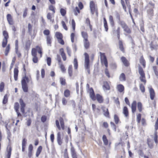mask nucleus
Masks as SVG:
<instances>
[{
    "label": "nucleus",
    "instance_id": "aec40b11",
    "mask_svg": "<svg viewBox=\"0 0 158 158\" xmlns=\"http://www.w3.org/2000/svg\"><path fill=\"white\" fill-rule=\"evenodd\" d=\"M155 4L154 3H153L152 1H150L148 2L145 8H151L154 9L155 8Z\"/></svg>",
    "mask_w": 158,
    "mask_h": 158
},
{
    "label": "nucleus",
    "instance_id": "f704fd0d",
    "mask_svg": "<svg viewBox=\"0 0 158 158\" xmlns=\"http://www.w3.org/2000/svg\"><path fill=\"white\" fill-rule=\"evenodd\" d=\"M59 121L61 128L63 130H64V124L63 118L61 117L60 118Z\"/></svg>",
    "mask_w": 158,
    "mask_h": 158
},
{
    "label": "nucleus",
    "instance_id": "7ed1b4c3",
    "mask_svg": "<svg viewBox=\"0 0 158 158\" xmlns=\"http://www.w3.org/2000/svg\"><path fill=\"white\" fill-rule=\"evenodd\" d=\"M101 62L102 65H104L106 68L108 66V62L106 57L104 53L100 52Z\"/></svg>",
    "mask_w": 158,
    "mask_h": 158
},
{
    "label": "nucleus",
    "instance_id": "f3484780",
    "mask_svg": "<svg viewBox=\"0 0 158 158\" xmlns=\"http://www.w3.org/2000/svg\"><path fill=\"white\" fill-rule=\"evenodd\" d=\"M147 14L149 16L152 17L154 15V10L153 8H148L147 10Z\"/></svg>",
    "mask_w": 158,
    "mask_h": 158
},
{
    "label": "nucleus",
    "instance_id": "4be33fe9",
    "mask_svg": "<svg viewBox=\"0 0 158 158\" xmlns=\"http://www.w3.org/2000/svg\"><path fill=\"white\" fill-rule=\"evenodd\" d=\"M57 140L59 145H60L62 143L61 139V135L60 132H58L57 134Z\"/></svg>",
    "mask_w": 158,
    "mask_h": 158
},
{
    "label": "nucleus",
    "instance_id": "7c9ffc66",
    "mask_svg": "<svg viewBox=\"0 0 158 158\" xmlns=\"http://www.w3.org/2000/svg\"><path fill=\"white\" fill-rule=\"evenodd\" d=\"M42 149V147L41 146H39L38 148L36 153V157H38L39 156L41 152Z\"/></svg>",
    "mask_w": 158,
    "mask_h": 158
},
{
    "label": "nucleus",
    "instance_id": "f257e3e1",
    "mask_svg": "<svg viewBox=\"0 0 158 158\" xmlns=\"http://www.w3.org/2000/svg\"><path fill=\"white\" fill-rule=\"evenodd\" d=\"M28 78L27 77H23L21 81L22 88L23 91L25 92H27L28 91V87L26 81H27Z\"/></svg>",
    "mask_w": 158,
    "mask_h": 158
},
{
    "label": "nucleus",
    "instance_id": "6e6552de",
    "mask_svg": "<svg viewBox=\"0 0 158 158\" xmlns=\"http://www.w3.org/2000/svg\"><path fill=\"white\" fill-rule=\"evenodd\" d=\"M137 102L136 101H134L131 104V109L132 113H134L136 110Z\"/></svg>",
    "mask_w": 158,
    "mask_h": 158
},
{
    "label": "nucleus",
    "instance_id": "338daca9",
    "mask_svg": "<svg viewBox=\"0 0 158 158\" xmlns=\"http://www.w3.org/2000/svg\"><path fill=\"white\" fill-rule=\"evenodd\" d=\"M140 89L143 93H144L145 92V88L143 84H141L139 85Z\"/></svg>",
    "mask_w": 158,
    "mask_h": 158
},
{
    "label": "nucleus",
    "instance_id": "9d476101",
    "mask_svg": "<svg viewBox=\"0 0 158 158\" xmlns=\"http://www.w3.org/2000/svg\"><path fill=\"white\" fill-rule=\"evenodd\" d=\"M102 87L104 90H108L110 89V85L107 81H105L103 82Z\"/></svg>",
    "mask_w": 158,
    "mask_h": 158
},
{
    "label": "nucleus",
    "instance_id": "412c9836",
    "mask_svg": "<svg viewBox=\"0 0 158 158\" xmlns=\"http://www.w3.org/2000/svg\"><path fill=\"white\" fill-rule=\"evenodd\" d=\"M31 43L30 40H27L26 43L25 48L26 50L28 51L30 48Z\"/></svg>",
    "mask_w": 158,
    "mask_h": 158
},
{
    "label": "nucleus",
    "instance_id": "1a4fd4ad",
    "mask_svg": "<svg viewBox=\"0 0 158 158\" xmlns=\"http://www.w3.org/2000/svg\"><path fill=\"white\" fill-rule=\"evenodd\" d=\"M147 143L149 147L152 149L153 147V140L150 138H148L147 139Z\"/></svg>",
    "mask_w": 158,
    "mask_h": 158
},
{
    "label": "nucleus",
    "instance_id": "e2e57ef3",
    "mask_svg": "<svg viewBox=\"0 0 158 158\" xmlns=\"http://www.w3.org/2000/svg\"><path fill=\"white\" fill-rule=\"evenodd\" d=\"M155 137L154 138V140L156 144H157L158 143V135H157V132L156 131L154 133Z\"/></svg>",
    "mask_w": 158,
    "mask_h": 158
},
{
    "label": "nucleus",
    "instance_id": "0eeeda50",
    "mask_svg": "<svg viewBox=\"0 0 158 158\" xmlns=\"http://www.w3.org/2000/svg\"><path fill=\"white\" fill-rule=\"evenodd\" d=\"M121 60L123 64L126 67L129 66L130 64L127 59L124 56H122L121 58Z\"/></svg>",
    "mask_w": 158,
    "mask_h": 158
},
{
    "label": "nucleus",
    "instance_id": "2f4dec72",
    "mask_svg": "<svg viewBox=\"0 0 158 158\" xmlns=\"http://www.w3.org/2000/svg\"><path fill=\"white\" fill-rule=\"evenodd\" d=\"M102 139L103 143L105 145H107L108 144V140L105 135H103L102 136Z\"/></svg>",
    "mask_w": 158,
    "mask_h": 158
},
{
    "label": "nucleus",
    "instance_id": "a211bd4d",
    "mask_svg": "<svg viewBox=\"0 0 158 158\" xmlns=\"http://www.w3.org/2000/svg\"><path fill=\"white\" fill-rule=\"evenodd\" d=\"M96 99H97L98 102L101 103L103 102L102 97L99 94H97L96 95Z\"/></svg>",
    "mask_w": 158,
    "mask_h": 158
},
{
    "label": "nucleus",
    "instance_id": "20e7f679",
    "mask_svg": "<svg viewBox=\"0 0 158 158\" xmlns=\"http://www.w3.org/2000/svg\"><path fill=\"white\" fill-rule=\"evenodd\" d=\"M139 73L140 75L139 77L140 81L145 83L146 82L145 74L143 69L140 66L139 67Z\"/></svg>",
    "mask_w": 158,
    "mask_h": 158
},
{
    "label": "nucleus",
    "instance_id": "864d4df0",
    "mask_svg": "<svg viewBox=\"0 0 158 158\" xmlns=\"http://www.w3.org/2000/svg\"><path fill=\"white\" fill-rule=\"evenodd\" d=\"M60 66V68L63 72H65L66 69L65 68V67L63 64V63H61L60 64H59Z\"/></svg>",
    "mask_w": 158,
    "mask_h": 158
},
{
    "label": "nucleus",
    "instance_id": "680f3d73",
    "mask_svg": "<svg viewBox=\"0 0 158 158\" xmlns=\"http://www.w3.org/2000/svg\"><path fill=\"white\" fill-rule=\"evenodd\" d=\"M141 119V114L140 113L138 114L137 115V121L138 123H140Z\"/></svg>",
    "mask_w": 158,
    "mask_h": 158
},
{
    "label": "nucleus",
    "instance_id": "052dcab7",
    "mask_svg": "<svg viewBox=\"0 0 158 158\" xmlns=\"http://www.w3.org/2000/svg\"><path fill=\"white\" fill-rule=\"evenodd\" d=\"M19 103L21 106V107H24L25 106V104L24 102L23 101L21 98L19 100Z\"/></svg>",
    "mask_w": 158,
    "mask_h": 158
},
{
    "label": "nucleus",
    "instance_id": "4d7b16f0",
    "mask_svg": "<svg viewBox=\"0 0 158 158\" xmlns=\"http://www.w3.org/2000/svg\"><path fill=\"white\" fill-rule=\"evenodd\" d=\"M49 9L50 10L52 11L53 14L55 13V7L52 5H50L49 6Z\"/></svg>",
    "mask_w": 158,
    "mask_h": 158
},
{
    "label": "nucleus",
    "instance_id": "5701e85b",
    "mask_svg": "<svg viewBox=\"0 0 158 158\" xmlns=\"http://www.w3.org/2000/svg\"><path fill=\"white\" fill-rule=\"evenodd\" d=\"M84 45L85 48L86 49H88L89 48V42L88 41V40H84Z\"/></svg>",
    "mask_w": 158,
    "mask_h": 158
},
{
    "label": "nucleus",
    "instance_id": "603ef678",
    "mask_svg": "<svg viewBox=\"0 0 158 158\" xmlns=\"http://www.w3.org/2000/svg\"><path fill=\"white\" fill-rule=\"evenodd\" d=\"M4 83L2 82L0 84V92H2L4 88Z\"/></svg>",
    "mask_w": 158,
    "mask_h": 158
},
{
    "label": "nucleus",
    "instance_id": "bb28decb",
    "mask_svg": "<svg viewBox=\"0 0 158 158\" xmlns=\"http://www.w3.org/2000/svg\"><path fill=\"white\" fill-rule=\"evenodd\" d=\"M6 127L7 130V139L9 140V142H10V138L11 137V134L10 132V131L8 129L7 127L6 126Z\"/></svg>",
    "mask_w": 158,
    "mask_h": 158
},
{
    "label": "nucleus",
    "instance_id": "39448f33",
    "mask_svg": "<svg viewBox=\"0 0 158 158\" xmlns=\"http://www.w3.org/2000/svg\"><path fill=\"white\" fill-rule=\"evenodd\" d=\"M85 56L84 67L85 69L90 68L89 56L87 53H84Z\"/></svg>",
    "mask_w": 158,
    "mask_h": 158
},
{
    "label": "nucleus",
    "instance_id": "c85d7f7f",
    "mask_svg": "<svg viewBox=\"0 0 158 158\" xmlns=\"http://www.w3.org/2000/svg\"><path fill=\"white\" fill-rule=\"evenodd\" d=\"M139 62L142 65L144 68L145 67V61L143 56H142L140 57L139 60Z\"/></svg>",
    "mask_w": 158,
    "mask_h": 158
},
{
    "label": "nucleus",
    "instance_id": "f8f14e48",
    "mask_svg": "<svg viewBox=\"0 0 158 158\" xmlns=\"http://www.w3.org/2000/svg\"><path fill=\"white\" fill-rule=\"evenodd\" d=\"M60 54L62 57L63 60L64 61L66 60V57L65 54L64 52L63 48H61L60 49Z\"/></svg>",
    "mask_w": 158,
    "mask_h": 158
},
{
    "label": "nucleus",
    "instance_id": "c756f323",
    "mask_svg": "<svg viewBox=\"0 0 158 158\" xmlns=\"http://www.w3.org/2000/svg\"><path fill=\"white\" fill-rule=\"evenodd\" d=\"M119 48L120 50L123 53L125 52V50L123 48V42L122 41H119Z\"/></svg>",
    "mask_w": 158,
    "mask_h": 158
},
{
    "label": "nucleus",
    "instance_id": "3c124183",
    "mask_svg": "<svg viewBox=\"0 0 158 158\" xmlns=\"http://www.w3.org/2000/svg\"><path fill=\"white\" fill-rule=\"evenodd\" d=\"M153 69L154 72L156 76L158 77V71L157 70V67L156 66H153L152 67Z\"/></svg>",
    "mask_w": 158,
    "mask_h": 158
},
{
    "label": "nucleus",
    "instance_id": "423d86ee",
    "mask_svg": "<svg viewBox=\"0 0 158 158\" xmlns=\"http://www.w3.org/2000/svg\"><path fill=\"white\" fill-rule=\"evenodd\" d=\"M89 93L90 98L92 100L95 101L96 100V97L92 88H90L89 89Z\"/></svg>",
    "mask_w": 158,
    "mask_h": 158
},
{
    "label": "nucleus",
    "instance_id": "6ab92c4d",
    "mask_svg": "<svg viewBox=\"0 0 158 158\" xmlns=\"http://www.w3.org/2000/svg\"><path fill=\"white\" fill-rule=\"evenodd\" d=\"M11 148L10 146H8L7 148V154L6 155L7 158H10L11 155Z\"/></svg>",
    "mask_w": 158,
    "mask_h": 158
},
{
    "label": "nucleus",
    "instance_id": "b1692460",
    "mask_svg": "<svg viewBox=\"0 0 158 158\" xmlns=\"http://www.w3.org/2000/svg\"><path fill=\"white\" fill-rule=\"evenodd\" d=\"M68 74L69 77H71L73 75V67L72 65L69 66L68 69Z\"/></svg>",
    "mask_w": 158,
    "mask_h": 158
},
{
    "label": "nucleus",
    "instance_id": "2eb2a0df",
    "mask_svg": "<svg viewBox=\"0 0 158 158\" xmlns=\"http://www.w3.org/2000/svg\"><path fill=\"white\" fill-rule=\"evenodd\" d=\"M47 44L48 46H51L52 37L51 36H47L46 37Z\"/></svg>",
    "mask_w": 158,
    "mask_h": 158
},
{
    "label": "nucleus",
    "instance_id": "49530a36",
    "mask_svg": "<svg viewBox=\"0 0 158 158\" xmlns=\"http://www.w3.org/2000/svg\"><path fill=\"white\" fill-rule=\"evenodd\" d=\"M64 95L66 97H68L70 95V92L68 89H66L64 92Z\"/></svg>",
    "mask_w": 158,
    "mask_h": 158
},
{
    "label": "nucleus",
    "instance_id": "c03bdc74",
    "mask_svg": "<svg viewBox=\"0 0 158 158\" xmlns=\"http://www.w3.org/2000/svg\"><path fill=\"white\" fill-rule=\"evenodd\" d=\"M123 29L125 32L128 34H130L131 32L130 29L129 28L127 25L124 28H123Z\"/></svg>",
    "mask_w": 158,
    "mask_h": 158
},
{
    "label": "nucleus",
    "instance_id": "cd10ccee",
    "mask_svg": "<svg viewBox=\"0 0 158 158\" xmlns=\"http://www.w3.org/2000/svg\"><path fill=\"white\" fill-rule=\"evenodd\" d=\"M109 21L111 26L112 27H114V23L113 20V17L112 15L109 16Z\"/></svg>",
    "mask_w": 158,
    "mask_h": 158
},
{
    "label": "nucleus",
    "instance_id": "bf43d9fd",
    "mask_svg": "<svg viewBox=\"0 0 158 158\" xmlns=\"http://www.w3.org/2000/svg\"><path fill=\"white\" fill-rule=\"evenodd\" d=\"M47 18L50 21L52 22L54 21V20H52V17L51 14L50 13H48L47 15Z\"/></svg>",
    "mask_w": 158,
    "mask_h": 158
},
{
    "label": "nucleus",
    "instance_id": "58836bf2",
    "mask_svg": "<svg viewBox=\"0 0 158 158\" xmlns=\"http://www.w3.org/2000/svg\"><path fill=\"white\" fill-rule=\"evenodd\" d=\"M119 79L120 81H124L126 80V77L125 74L122 73L120 75Z\"/></svg>",
    "mask_w": 158,
    "mask_h": 158
},
{
    "label": "nucleus",
    "instance_id": "4468645a",
    "mask_svg": "<svg viewBox=\"0 0 158 158\" xmlns=\"http://www.w3.org/2000/svg\"><path fill=\"white\" fill-rule=\"evenodd\" d=\"M102 110L104 112V115L107 117H109V113L107 108H106L105 107H102Z\"/></svg>",
    "mask_w": 158,
    "mask_h": 158
},
{
    "label": "nucleus",
    "instance_id": "ddd939ff",
    "mask_svg": "<svg viewBox=\"0 0 158 158\" xmlns=\"http://www.w3.org/2000/svg\"><path fill=\"white\" fill-rule=\"evenodd\" d=\"M7 20L10 25H12L13 24V22L12 18L11 15L10 14L7 15L6 16Z\"/></svg>",
    "mask_w": 158,
    "mask_h": 158
},
{
    "label": "nucleus",
    "instance_id": "dca6fc26",
    "mask_svg": "<svg viewBox=\"0 0 158 158\" xmlns=\"http://www.w3.org/2000/svg\"><path fill=\"white\" fill-rule=\"evenodd\" d=\"M14 78L15 81L18 79V76L19 73L18 68H15L14 69Z\"/></svg>",
    "mask_w": 158,
    "mask_h": 158
},
{
    "label": "nucleus",
    "instance_id": "393cba45",
    "mask_svg": "<svg viewBox=\"0 0 158 158\" xmlns=\"http://www.w3.org/2000/svg\"><path fill=\"white\" fill-rule=\"evenodd\" d=\"M117 88L118 91L120 93L122 92L124 89V86L121 84H119L117 85Z\"/></svg>",
    "mask_w": 158,
    "mask_h": 158
},
{
    "label": "nucleus",
    "instance_id": "c9c22d12",
    "mask_svg": "<svg viewBox=\"0 0 158 158\" xmlns=\"http://www.w3.org/2000/svg\"><path fill=\"white\" fill-rule=\"evenodd\" d=\"M103 22L104 24V27L105 29V30L106 31H107L108 30V27L107 21L105 18H103Z\"/></svg>",
    "mask_w": 158,
    "mask_h": 158
},
{
    "label": "nucleus",
    "instance_id": "de8ad7c7",
    "mask_svg": "<svg viewBox=\"0 0 158 158\" xmlns=\"http://www.w3.org/2000/svg\"><path fill=\"white\" fill-rule=\"evenodd\" d=\"M114 119L115 123L116 124H118L119 121V119L118 116L116 114L114 115Z\"/></svg>",
    "mask_w": 158,
    "mask_h": 158
},
{
    "label": "nucleus",
    "instance_id": "5fc2aeb1",
    "mask_svg": "<svg viewBox=\"0 0 158 158\" xmlns=\"http://www.w3.org/2000/svg\"><path fill=\"white\" fill-rule=\"evenodd\" d=\"M60 13L62 16H64L66 14V11L64 9L61 8L60 9Z\"/></svg>",
    "mask_w": 158,
    "mask_h": 158
},
{
    "label": "nucleus",
    "instance_id": "9b49d317",
    "mask_svg": "<svg viewBox=\"0 0 158 158\" xmlns=\"http://www.w3.org/2000/svg\"><path fill=\"white\" fill-rule=\"evenodd\" d=\"M149 93L151 99L152 100H153L155 96V93L154 91L152 88H150Z\"/></svg>",
    "mask_w": 158,
    "mask_h": 158
},
{
    "label": "nucleus",
    "instance_id": "09e8293b",
    "mask_svg": "<svg viewBox=\"0 0 158 158\" xmlns=\"http://www.w3.org/2000/svg\"><path fill=\"white\" fill-rule=\"evenodd\" d=\"M115 17L117 20L118 22H119L121 20L120 19V14L118 12H116L115 14Z\"/></svg>",
    "mask_w": 158,
    "mask_h": 158
},
{
    "label": "nucleus",
    "instance_id": "a18cd8bd",
    "mask_svg": "<svg viewBox=\"0 0 158 158\" xmlns=\"http://www.w3.org/2000/svg\"><path fill=\"white\" fill-rule=\"evenodd\" d=\"M31 55L32 56H37V50L35 48H33L31 50Z\"/></svg>",
    "mask_w": 158,
    "mask_h": 158
},
{
    "label": "nucleus",
    "instance_id": "f03ea898",
    "mask_svg": "<svg viewBox=\"0 0 158 158\" xmlns=\"http://www.w3.org/2000/svg\"><path fill=\"white\" fill-rule=\"evenodd\" d=\"M3 35L4 36V38L3 40L2 46L3 48H5L6 47L7 44L8 39L9 38V35L8 32L6 31H3Z\"/></svg>",
    "mask_w": 158,
    "mask_h": 158
},
{
    "label": "nucleus",
    "instance_id": "4c0bfd02",
    "mask_svg": "<svg viewBox=\"0 0 158 158\" xmlns=\"http://www.w3.org/2000/svg\"><path fill=\"white\" fill-rule=\"evenodd\" d=\"M37 50V52L40 54V56L41 57L42 54V48L39 46H37L35 48Z\"/></svg>",
    "mask_w": 158,
    "mask_h": 158
},
{
    "label": "nucleus",
    "instance_id": "a878e982",
    "mask_svg": "<svg viewBox=\"0 0 158 158\" xmlns=\"http://www.w3.org/2000/svg\"><path fill=\"white\" fill-rule=\"evenodd\" d=\"M137 109L139 112H142L143 109V106L142 103L140 102H139L137 104Z\"/></svg>",
    "mask_w": 158,
    "mask_h": 158
},
{
    "label": "nucleus",
    "instance_id": "69168bd1",
    "mask_svg": "<svg viewBox=\"0 0 158 158\" xmlns=\"http://www.w3.org/2000/svg\"><path fill=\"white\" fill-rule=\"evenodd\" d=\"M28 31L30 35L31 34L32 31V26L30 23H29L28 25Z\"/></svg>",
    "mask_w": 158,
    "mask_h": 158
},
{
    "label": "nucleus",
    "instance_id": "79ce46f5",
    "mask_svg": "<svg viewBox=\"0 0 158 158\" xmlns=\"http://www.w3.org/2000/svg\"><path fill=\"white\" fill-rule=\"evenodd\" d=\"M10 44H8L7 46L6 47L5 51V55L6 56L8 55V53L10 51Z\"/></svg>",
    "mask_w": 158,
    "mask_h": 158
},
{
    "label": "nucleus",
    "instance_id": "a19ab883",
    "mask_svg": "<svg viewBox=\"0 0 158 158\" xmlns=\"http://www.w3.org/2000/svg\"><path fill=\"white\" fill-rule=\"evenodd\" d=\"M118 23L123 28H124L127 25L125 22L122 20H121L119 22H118Z\"/></svg>",
    "mask_w": 158,
    "mask_h": 158
},
{
    "label": "nucleus",
    "instance_id": "e433bc0d",
    "mask_svg": "<svg viewBox=\"0 0 158 158\" xmlns=\"http://www.w3.org/2000/svg\"><path fill=\"white\" fill-rule=\"evenodd\" d=\"M123 114L126 117H127L128 115V111L127 108L126 106H124L123 109Z\"/></svg>",
    "mask_w": 158,
    "mask_h": 158
},
{
    "label": "nucleus",
    "instance_id": "0e129e2a",
    "mask_svg": "<svg viewBox=\"0 0 158 158\" xmlns=\"http://www.w3.org/2000/svg\"><path fill=\"white\" fill-rule=\"evenodd\" d=\"M60 84L62 85H65L66 83L65 80L63 78L61 77L60 78Z\"/></svg>",
    "mask_w": 158,
    "mask_h": 158
},
{
    "label": "nucleus",
    "instance_id": "473e14b6",
    "mask_svg": "<svg viewBox=\"0 0 158 158\" xmlns=\"http://www.w3.org/2000/svg\"><path fill=\"white\" fill-rule=\"evenodd\" d=\"M8 101V97L7 94H6L4 96L2 100L3 104H6Z\"/></svg>",
    "mask_w": 158,
    "mask_h": 158
},
{
    "label": "nucleus",
    "instance_id": "37998d69",
    "mask_svg": "<svg viewBox=\"0 0 158 158\" xmlns=\"http://www.w3.org/2000/svg\"><path fill=\"white\" fill-rule=\"evenodd\" d=\"M74 67L75 69H77L78 68V64L77 59L76 58H75L73 61Z\"/></svg>",
    "mask_w": 158,
    "mask_h": 158
},
{
    "label": "nucleus",
    "instance_id": "8fccbe9b",
    "mask_svg": "<svg viewBox=\"0 0 158 158\" xmlns=\"http://www.w3.org/2000/svg\"><path fill=\"white\" fill-rule=\"evenodd\" d=\"M74 12L75 15L77 16L78 13H80V11L78 7L77 6L76 7L75 9L74 10Z\"/></svg>",
    "mask_w": 158,
    "mask_h": 158
},
{
    "label": "nucleus",
    "instance_id": "ea45409f",
    "mask_svg": "<svg viewBox=\"0 0 158 158\" xmlns=\"http://www.w3.org/2000/svg\"><path fill=\"white\" fill-rule=\"evenodd\" d=\"M56 36L58 40L61 39L63 38L62 34L60 32H56Z\"/></svg>",
    "mask_w": 158,
    "mask_h": 158
},
{
    "label": "nucleus",
    "instance_id": "6e6d98bb",
    "mask_svg": "<svg viewBox=\"0 0 158 158\" xmlns=\"http://www.w3.org/2000/svg\"><path fill=\"white\" fill-rule=\"evenodd\" d=\"M110 124L111 127L113 128L114 131L116 132V126L115 124L113 122H110Z\"/></svg>",
    "mask_w": 158,
    "mask_h": 158
},
{
    "label": "nucleus",
    "instance_id": "774afa93",
    "mask_svg": "<svg viewBox=\"0 0 158 158\" xmlns=\"http://www.w3.org/2000/svg\"><path fill=\"white\" fill-rule=\"evenodd\" d=\"M43 33L45 35H47V36H50L49 34L50 32L48 30H45L43 31Z\"/></svg>",
    "mask_w": 158,
    "mask_h": 158
},
{
    "label": "nucleus",
    "instance_id": "13d9d810",
    "mask_svg": "<svg viewBox=\"0 0 158 158\" xmlns=\"http://www.w3.org/2000/svg\"><path fill=\"white\" fill-rule=\"evenodd\" d=\"M121 4L123 6V8L124 10V11L127 12L126 7L125 5V2L123 0H121Z\"/></svg>",
    "mask_w": 158,
    "mask_h": 158
},
{
    "label": "nucleus",
    "instance_id": "72a5a7b5",
    "mask_svg": "<svg viewBox=\"0 0 158 158\" xmlns=\"http://www.w3.org/2000/svg\"><path fill=\"white\" fill-rule=\"evenodd\" d=\"M81 34L82 37L84 38V40H88V35L87 33L85 31H82Z\"/></svg>",
    "mask_w": 158,
    "mask_h": 158
}]
</instances>
